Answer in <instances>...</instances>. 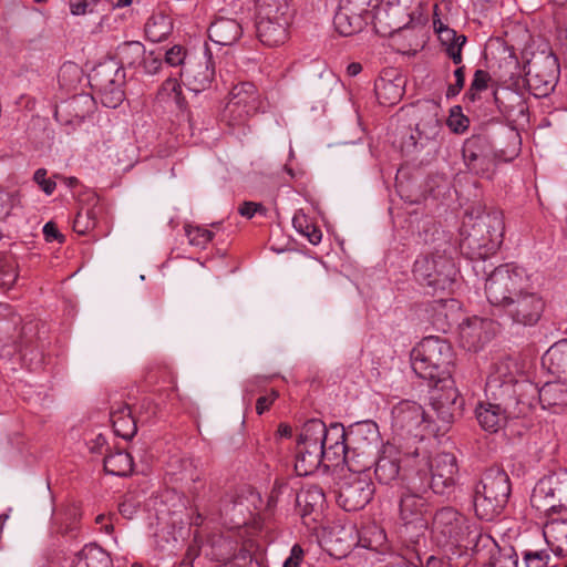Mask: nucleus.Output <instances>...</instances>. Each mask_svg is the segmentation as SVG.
<instances>
[{
  "label": "nucleus",
  "instance_id": "1",
  "mask_svg": "<svg viewBox=\"0 0 567 567\" xmlns=\"http://www.w3.org/2000/svg\"><path fill=\"white\" fill-rule=\"evenodd\" d=\"M530 279L527 270L515 264L501 265L486 278L488 302L499 308L513 324L534 327L545 311V299Z\"/></svg>",
  "mask_w": 567,
  "mask_h": 567
},
{
  "label": "nucleus",
  "instance_id": "2",
  "mask_svg": "<svg viewBox=\"0 0 567 567\" xmlns=\"http://www.w3.org/2000/svg\"><path fill=\"white\" fill-rule=\"evenodd\" d=\"M508 474L499 467L486 470L473 489V506L478 518L493 520L499 516L511 495Z\"/></svg>",
  "mask_w": 567,
  "mask_h": 567
},
{
  "label": "nucleus",
  "instance_id": "3",
  "mask_svg": "<svg viewBox=\"0 0 567 567\" xmlns=\"http://www.w3.org/2000/svg\"><path fill=\"white\" fill-rule=\"evenodd\" d=\"M432 537L439 546L475 549L485 535L478 525L452 507H443L432 518Z\"/></svg>",
  "mask_w": 567,
  "mask_h": 567
},
{
  "label": "nucleus",
  "instance_id": "4",
  "mask_svg": "<svg viewBox=\"0 0 567 567\" xmlns=\"http://www.w3.org/2000/svg\"><path fill=\"white\" fill-rule=\"evenodd\" d=\"M453 349L439 337H426L411 352L413 371L422 379L443 382L450 375L453 363Z\"/></svg>",
  "mask_w": 567,
  "mask_h": 567
},
{
  "label": "nucleus",
  "instance_id": "5",
  "mask_svg": "<svg viewBox=\"0 0 567 567\" xmlns=\"http://www.w3.org/2000/svg\"><path fill=\"white\" fill-rule=\"evenodd\" d=\"M486 391L492 396L530 400L535 385L523 379V369L514 358L506 357L492 364L486 379Z\"/></svg>",
  "mask_w": 567,
  "mask_h": 567
},
{
  "label": "nucleus",
  "instance_id": "6",
  "mask_svg": "<svg viewBox=\"0 0 567 567\" xmlns=\"http://www.w3.org/2000/svg\"><path fill=\"white\" fill-rule=\"evenodd\" d=\"M530 503L546 516L567 513V468L543 477L533 491Z\"/></svg>",
  "mask_w": 567,
  "mask_h": 567
},
{
  "label": "nucleus",
  "instance_id": "7",
  "mask_svg": "<svg viewBox=\"0 0 567 567\" xmlns=\"http://www.w3.org/2000/svg\"><path fill=\"white\" fill-rule=\"evenodd\" d=\"M465 226L470 227L466 240L470 246L483 248L486 252L499 247L503 241L505 224L498 209H484L476 216H470Z\"/></svg>",
  "mask_w": 567,
  "mask_h": 567
},
{
  "label": "nucleus",
  "instance_id": "8",
  "mask_svg": "<svg viewBox=\"0 0 567 567\" xmlns=\"http://www.w3.org/2000/svg\"><path fill=\"white\" fill-rule=\"evenodd\" d=\"M413 274L420 282L433 288L434 291H450L457 270L451 257L436 251L417 258Z\"/></svg>",
  "mask_w": 567,
  "mask_h": 567
},
{
  "label": "nucleus",
  "instance_id": "9",
  "mask_svg": "<svg viewBox=\"0 0 567 567\" xmlns=\"http://www.w3.org/2000/svg\"><path fill=\"white\" fill-rule=\"evenodd\" d=\"M426 6L424 0H389L386 9H380L375 14V29L381 32L379 24L386 22L389 31L383 34H391L403 28L412 27L426 21Z\"/></svg>",
  "mask_w": 567,
  "mask_h": 567
},
{
  "label": "nucleus",
  "instance_id": "10",
  "mask_svg": "<svg viewBox=\"0 0 567 567\" xmlns=\"http://www.w3.org/2000/svg\"><path fill=\"white\" fill-rule=\"evenodd\" d=\"M264 101L256 85L251 82H241L234 85L229 92L224 116L229 125H240L258 113Z\"/></svg>",
  "mask_w": 567,
  "mask_h": 567
},
{
  "label": "nucleus",
  "instance_id": "11",
  "mask_svg": "<svg viewBox=\"0 0 567 567\" xmlns=\"http://www.w3.org/2000/svg\"><path fill=\"white\" fill-rule=\"evenodd\" d=\"M493 398L498 402H481L475 411L480 425L491 433L499 431L506 424L508 417L518 416L524 412V408L532 404L530 400L506 396Z\"/></svg>",
  "mask_w": 567,
  "mask_h": 567
},
{
  "label": "nucleus",
  "instance_id": "12",
  "mask_svg": "<svg viewBox=\"0 0 567 567\" xmlns=\"http://www.w3.org/2000/svg\"><path fill=\"white\" fill-rule=\"evenodd\" d=\"M430 470V481L420 478V482H416L415 478H411L410 487L419 492H426L430 487L435 494L442 495L451 493L458 474L456 457L451 453H440L431 460Z\"/></svg>",
  "mask_w": 567,
  "mask_h": 567
},
{
  "label": "nucleus",
  "instance_id": "13",
  "mask_svg": "<svg viewBox=\"0 0 567 567\" xmlns=\"http://www.w3.org/2000/svg\"><path fill=\"white\" fill-rule=\"evenodd\" d=\"M526 82L530 92L537 96H547L554 91L559 79V63L554 54L534 55L527 63Z\"/></svg>",
  "mask_w": 567,
  "mask_h": 567
},
{
  "label": "nucleus",
  "instance_id": "14",
  "mask_svg": "<svg viewBox=\"0 0 567 567\" xmlns=\"http://www.w3.org/2000/svg\"><path fill=\"white\" fill-rule=\"evenodd\" d=\"M321 427H309L307 422L303 424L297 444V455L295 468L298 475L306 476L313 473L321 465L327 468L326 454L322 452Z\"/></svg>",
  "mask_w": 567,
  "mask_h": 567
},
{
  "label": "nucleus",
  "instance_id": "15",
  "mask_svg": "<svg viewBox=\"0 0 567 567\" xmlns=\"http://www.w3.org/2000/svg\"><path fill=\"white\" fill-rule=\"evenodd\" d=\"M307 424L309 427H321L319 441H321L322 452L326 454L327 468L343 464L349 447L348 430L341 423H332L327 426L317 419L307 421Z\"/></svg>",
  "mask_w": 567,
  "mask_h": 567
},
{
  "label": "nucleus",
  "instance_id": "16",
  "mask_svg": "<svg viewBox=\"0 0 567 567\" xmlns=\"http://www.w3.org/2000/svg\"><path fill=\"white\" fill-rule=\"evenodd\" d=\"M374 494V484L369 474H349L343 478L338 493V504L347 512L364 508Z\"/></svg>",
  "mask_w": 567,
  "mask_h": 567
},
{
  "label": "nucleus",
  "instance_id": "17",
  "mask_svg": "<svg viewBox=\"0 0 567 567\" xmlns=\"http://www.w3.org/2000/svg\"><path fill=\"white\" fill-rule=\"evenodd\" d=\"M467 168L482 177L491 178L496 163V156L489 141L481 135L467 138L462 150Z\"/></svg>",
  "mask_w": 567,
  "mask_h": 567
},
{
  "label": "nucleus",
  "instance_id": "18",
  "mask_svg": "<svg viewBox=\"0 0 567 567\" xmlns=\"http://www.w3.org/2000/svg\"><path fill=\"white\" fill-rule=\"evenodd\" d=\"M430 426L423 408L416 402L402 401L392 410V427L401 435L422 439Z\"/></svg>",
  "mask_w": 567,
  "mask_h": 567
},
{
  "label": "nucleus",
  "instance_id": "19",
  "mask_svg": "<svg viewBox=\"0 0 567 567\" xmlns=\"http://www.w3.org/2000/svg\"><path fill=\"white\" fill-rule=\"evenodd\" d=\"M445 381V379L443 380ZM439 381L431 395V405L436 413L437 419L444 424L450 425L456 417L463 413L464 399L461 396L457 388L451 381L449 384L443 382L440 386Z\"/></svg>",
  "mask_w": 567,
  "mask_h": 567
},
{
  "label": "nucleus",
  "instance_id": "20",
  "mask_svg": "<svg viewBox=\"0 0 567 567\" xmlns=\"http://www.w3.org/2000/svg\"><path fill=\"white\" fill-rule=\"evenodd\" d=\"M363 12L367 10L360 0H340L333 18L337 32L343 37H350L361 31L364 25Z\"/></svg>",
  "mask_w": 567,
  "mask_h": 567
},
{
  "label": "nucleus",
  "instance_id": "21",
  "mask_svg": "<svg viewBox=\"0 0 567 567\" xmlns=\"http://www.w3.org/2000/svg\"><path fill=\"white\" fill-rule=\"evenodd\" d=\"M402 453L391 444H385L374 461V475L380 484L390 485L402 477Z\"/></svg>",
  "mask_w": 567,
  "mask_h": 567
},
{
  "label": "nucleus",
  "instance_id": "22",
  "mask_svg": "<svg viewBox=\"0 0 567 567\" xmlns=\"http://www.w3.org/2000/svg\"><path fill=\"white\" fill-rule=\"evenodd\" d=\"M474 549L480 556H483L488 567H518V555L514 547L507 546L501 548L497 543L485 534Z\"/></svg>",
  "mask_w": 567,
  "mask_h": 567
},
{
  "label": "nucleus",
  "instance_id": "23",
  "mask_svg": "<svg viewBox=\"0 0 567 567\" xmlns=\"http://www.w3.org/2000/svg\"><path fill=\"white\" fill-rule=\"evenodd\" d=\"M292 18L256 19V32L259 41L269 48L284 44L289 38Z\"/></svg>",
  "mask_w": 567,
  "mask_h": 567
},
{
  "label": "nucleus",
  "instance_id": "24",
  "mask_svg": "<svg viewBox=\"0 0 567 567\" xmlns=\"http://www.w3.org/2000/svg\"><path fill=\"white\" fill-rule=\"evenodd\" d=\"M348 444L353 449L379 452L381 435L379 426L373 421H362L348 429Z\"/></svg>",
  "mask_w": 567,
  "mask_h": 567
},
{
  "label": "nucleus",
  "instance_id": "25",
  "mask_svg": "<svg viewBox=\"0 0 567 567\" xmlns=\"http://www.w3.org/2000/svg\"><path fill=\"white\" fill-rule=\"evenodd\" d=\"M178 74L184 79V83L188 90L198 93L209 87L215 75V69L210 63V59H208L204 63L188 62L179 70Z\"/></svg>",
  "mask_w": 567,
  "mask_h": 567
},
{
  "label": "nucleus",
  "instance_id": "26",
  "mask_svg": "<svg viewBox=\"0 0 567 567\" xmlns=\"http://www.w3.org/2000/svg\"><path fill=\"white\" fill-rule=\"evenodd\" d=\"M243 27L233 18H216L208 28V38L220 47H230L243 37Z\"/></svg>",
  "mask_w": 567,
  "mask_h": 567
},
{
  "label": "nucleus",
  "instance_id": "27",
  "mask_svg": "<svg viewBox=\"0 0 567 567\" xmlns=\"http://www.w3.org/2000/svg\"><path fill=\"white\" fill-rule=\"evenodd\" d=\"M355 528L349 526L332 527L326 536V545L331 555L341 558L357 545Z\"/></svg>",
  "mask_w": 567,
  "mask_h": 567
},
{
  "label": "nucleus",
  "instance_id": "28",
  "mask_svg": "<svg viewBox=\"0 0 567 567\" xmlns=\"http://www.w3.org/2000/svg\"><path fill=\"white\" fill-rule=\"evenodd\" d=\"M419 121L416 123V132L419 140L433 141L442 128L439 118V106L433 103H426L417 109Z\"/></svg>",
  "mask_w": 567,
  "mask_h": 567
},
{
  "label": "nucleus",
  "instance_id": "29",
  "mask_svg": "<svg viewBox=\"0 0 567 567\" xmlns=\"http://www.w3.org/2000/svg\"><path fill=\"white\" fill-rule=\"evenodd\" d=\"M553 516H549V520L545 524L544 537L556 555L564 556L567 555V517Z\"/></svg>",
  "mask_w": 567,
  "mask_h": 567
},
{
  "label": "nucleus",
  "instance_id": "30",
  "mask_svg": "<svg viewBox=\"0 0 567 567\" xmlns=\"http://www.w3.org/2000/svg\"><path fill=\"white\" fill-rule=\"evenodd\" d=\"M110 416L114 433L117 436L124 440L133 439L137 432V426L127 404H120L116 409H113Z\"/></svg>",
  "mask_w": 567,
  "mask_h": 567
},
{
  "label": "nucleus",
  "instance_id": "31",
  "mask_svg": "<svg viewBox=\"0 0 567 567\" xmlns=\"http://www.w3.org/2000/svg\"><path fill=\"white\" fill-rule=\"evenodd\" d=\"M402 78H395L394 80L379 78L374 83V91L377 99L382 105H394L396 104L404 94Z\"/></svg>",
  "mask_w": 567,
  "mask_h": 567
},
{
  "label": "nucleus",
  "instance_id": "32",
  "mask_svg": "<svg viewBox=\"0 0 567 567\" xmlns=\"http://www.w3.org/2000/svg\"><path fill=\"white\" fill-rule=\"evenodd\" d=\"M256 19L292 18L290 0H252Z\"/></svg>",
  "mask_w": 567,
  "mask_h": 567
},
{
  "label": "nucleus",
  "instance_id": "33",
  "mask_svg": "<svg viewBox=\"0 0 567 567\" xmlns=\"http://www.w3.org/2000/svg\"><path fill=\"white\" fill-rule=\"evenodd\" d=\"M377 453L378 452L349 446L343 464L348 466L350 474H369L368 472L377 458Z\"/></svg>",
  "mask_w": 567,
  "mask_h": 567
},
{
  "label": "nucleus",
  "instance_id": "34",
  "mask_svg": "<svg viewBox=\"0 0 567 567\" xmlns=\"http://www.w3.org/2000/svg\"><path fill=\"white\" fill-rule=\"evenodd\" d=\"M173 31L172 19L163 13L155 12L146 21L144 32L151 42H162L168 38Z\"/></svg>",
  "mask_w": 567,
  "mask_h": 567
},
{
  "label": "nucleus",
  "instance_id": "35",
  "mask_svg": "<svg viewBox=\"0 0 567 567\" xmlns=\"http://www.w3.org/2000/svg\"><path fill=\"white\" fill-rule=\"evenodd\" d=\"M542 363L553 374H567V340L553 344L543 355Z\"/></svg>",
  "mask_w": 567,
  "mask_h": 567
},
{
  "label": "nucleus",
  "instance_id": "36",
  "mask_svg": "<svg viewBox=\"0 0 567 567\" xmlns=\"http://www.w3.org/2000/svg\"><path fill=\"white\" fill-rule=\"evenodd\" d=\"M544 409L567 404V386L560 382H547L540 389L535 388Z\"/></svg>",
  "mask_w": 567,
  "mask_h": 567
},
{
  "label": "nucleus",
  "instance_id": "37",
  "mask_svg": "<svg viewBox=\"0 0 567 567\" xmlns=\"http://www.w3.org/2000/svg\"><path fill=\"white\" fill-rule=\"evenodd\" d=\"M355 535L357 544L371 550H382L386 544L384 529L375 523L363 525L360 530L355 532Z\"/></svg>",
  "mask_w": 567,
  "mask_h": 567
},
{
  "label": "nucleus",
  "instance_id": "38",
  "mask_svg": "<svg viewBox=\"0 0 567 567\" xmlns=\"http://www.w3.org/2000/svg\"><path fill=\"white\" fill-rule=\"evenodd\" d=\"M324 499V493L318 485H308L296 495V504L300 508L302 516L321 508Z\"/></svg>",
  "mask_w": 567,
  "mask_h": 567
},
{
  "label": "nucleus",
  "instance_id": "39",
  "mask_svg": "<svg viewBox=\"0 0 567 567\" xmlns=\"http://www.w3.org/2000/svg\"><path fill=\"white\" fill-rule=\"evenodd\" d=\"M156 100L161 103H174L181 111L186 110L187 102L183 95L179 81L176 78H167L156 93Z\"/></svg>",
  "mask_w": 567,
  "mask_h": 567
},
{
  "label": "nucleus",
  "instance_id": "40",
  "mask_svg": "<svg viewBox=\"0 0 567 567\" xmlns=\"http://www.w3.org/2000/svg\"><path fill=\"white\" fill-rule=\"evenodd\" d=\"M103 213V207L97 202L92 206H82L73 221V229L80 235H86L93 230Z\"/></svg>",
  "mask_w": 567,
  "mask_h": 567
},
{
  "label": "nucleus",
  "instance_id": "41",
  "mask_svg": "<svg viewBox=\"0 0 567 567\" xmlns=\"http://www.w3.org/2000/svg\"><path fill=\"white\" fill-rule=\"evenodd\" d=\"M133 458L130 453L116 450L104 457V470L115 476H126L133 471Z\"/></svg>",
  "mask_w": 567,
  "mask_h": 567
},
{
  "label": "nucleus",
  "instance_id": "42",
  "mask_svg": "<svg viewBox=\"0 0 567 567\" xmlns=\"http://www.w3.org/2000/svg\"><path fill=\"white\" fill-rule=\"evenodd\" d=\"M145 51V47L141 42L130 41L118 48L117 54L123 65L138 69Z\"/></svg>",
  "mask_w": 567,
  "mask_h": 567
},
{
  "label": "nucleus",
  "instance_id": "43",
  "mask_svg": "<svg viewBox=\"0 0 567 567\" xmlns=\"http://www.w3.org/2000/svg\"><path fill=\"white\" fill-rule=\"evenodd\" d=\"M292 225L295 229L307 237L312 245H318L321 241V230L312 224L308 216L302 210H297L292 217Z\"/></svg>",
  "mask_w": 567,
  "mask_h": 567
},
{
  "label": "nucleus",
  "instance_id": "44",
  "mask_svg": "<svg viewBox=\"0 0 567 567\" xmlns=\"http://www.w3.org/2000/svg\"><path fill=\"white\" fill-rule=\"evenodd\" d=\"M447 558L451 567H467L473 559L482 565L485 564L484 557L480 556L478 553H475L474 549L460 548L457 546H454V549Z\"/></svg>",
  "mask_w": 567,
  "mask_h": 567
},
{
  "label": "nucleus",
  "instance_id": "45",
  "mask_svg": "<svg viewBox=\"0 0 567 567\" xmlns=\"http://www.w3.org/2000/svg\"><path fill=\"white\" fill-rule=\"evenodd\" d=\"M184 229L189 245L197 248H206L214 237L210 230L200 226L185 225Z\"/></svg>",
  "mask_w": 567,
  "mask_h": 567
},
{
  "label": "nucleus",
  "instance_id": "46",
  "mask_svg": "<svg viewBox=\"0 0 567 567\" xmlns=\"http://www.w3.org/2000/svg\"><path fill=\"white\" fill-rule=\"evenodd\" d=\"M491 80L492 78L487 71L482 69L476 70L474 72L473 80L465 96L470 101L474 102L480 97L481 92L487 90Z\"/></svg>",
  "mask_w": 567,
  "mask_h": 567
},
{
  "label": "nucleus",
  "instance_id": "47",
  "mask_svg": "<svg viewBox=\"0 0 567 567\" xmlns=\"http://www.w3.org/2000/svg\"><path fill=\"white\" fill-rule=\"evenodd\" d=\"M163 65V53L159 51H145L138 69L145 74L154 75L159 72Z\"/></svg>",
  "mask_w": 567,
  "mask_h": 567
},
{
  "label": "nucleus",
  "instance_id": "48",
  "mask_svg": "<svg viewBox=\"0 0 567 567\" xmlns=\"http://www.w3.org/2000/svg\"><path fill=\"white\" fill-rule=\"evenodd\" d=\"M214 549L212 556L215 560L226 563L235 557L236 547L233 540L227 538H219L216 544L213 545Z\"/></svg>",
  "mask_w": 567,
  "mask_h": 567
},
{
  "label": "nucleus",
  "instance_id": "49",
  "mask_svg": "<svg viewBox=\"0 0 567 567\" xmlns=\"http://www.w3.org/2000/svg\"><path fill=\"white\" fill-rule=\"evenodd\" d=\"M187 51L182 45H174L163 54V61L171 66L184 68L187 63L185 62Z\"/></svg>",
  "mask_w": 567,
  "mask_h": 567
},
{
  "label": "nucleus",
  "instance_id": "50",
  "mask_svg": "<svg viewBox=\"0 0 567 567\" xmlns=\"http://www.w3.org/2000/svg\"><path fill=\"white\" fill-rule=\"evenodd\" d=\"M525 567H548L550 556L546 550H526L523 555Z\"/></svg>",
  "mask_w": 567,
  "mask_h": 567
},
{
  "label": "nucleus",
  "instance_id": "51",
  "mask_svg": "<svg viewBox=\"0 0 567 567\" xmlns=\"http://www.w3.org/2000/svg\"><path fill=\"white\" fill-rule=\"evenodd\" d=\"M18 279L17 265L14 261H7L0 267V286L10 289Z\"/></svg>",
  "mask_w": 567,
  "mask_h": 567
},
{
  "label": "nucleus",
  "instance_id": "52",
  "mask_svg": "<svg viewBox=\"0 0 567 567\" xmlns=\"http://www.w3.org/2000/svg\"><path fill=\"white\" fill-rule=\"evenodd\" d=\"M466 42V37L463 34H460L458 38L455 39V41H452L449 43L445 49L446 54L449 58L453 61L454 64L460 65L462 63V49L463 45Z\"/></svg>",
  "mask_w": 567,
  "mask_h": 567
},
{
  "label": "nucleus",
  "instance_id": "53",
  "mask_svg": "<svg viewBox=\"0 0 567 567\" xmlns=\"http://www.w3.org/2000/svg\"><path fill=\"white\" fill-rule=\"evenodd\" d=\"M453 75L455 82L450 84L446 90V97L449 99L456 96L463 90L465 83V66L460 64L453 72Z\"/></svg>",
  "mask_w": 567,
  "mask_h": 567
},
{
  "label": "nucleus",
  "instance_id": "54",
  "mask_svg": "<svg viewBox=\"0 0 567 567\" xmlns=\"http://www.w3.org/2000/svg\"><path fill=\"white\" fill-rule=\"evenodd\" d=\"M47 174L45 168H38L34 172L33 179L47 195H51L55 190L56 183L52 178H48Z\"/></svg>",
  "mask_w": 567,
  "mask_h": 567
},
{
  "label": "nucleus",
  "instance_id": "55",
  "mask_svg": "<svg viewBox=\"0 0 567 567\" xmlns=\"http://www.w3.org/2000/svg\"><path fill=\"white\" fill-rule=\"evenodd\" d=\"M97 0H70V10L72 14L80 16L91 12L96 6Z\"/></svg>",
  "mask_w": 567,
  "mask_h": 567
},
{
  "label": "nucleus",
  "instance_id": "56",
  "mask_svg": "<svg viewBox=\"0 0 567 567\" xmlns=\"http://www.w3.org/2000/svg\"><path fill=\"white\" fill-rule=\"evenodd\" d=\"M468 118L464 116L461 113L455 114L454 112L451 113L447 124L450 128L455 133H463L468 127Z\"/></svg>",
  "mask_w": 567,
  "mask_h": 567
},
{
  "label": "nucleus",
  "instance_id": "57",
  "mask_svg": "<svg viewBox=\"0 0 567 567\" xmlns=\"http://www.w3.org/2000/svg\"><path fill=\"white\" fill-rule=\"evenodd\" d=\"M101 101L107 107H116L122 103L124 93L120 89L112 90L110 93L106 91L101 92Z\"/></svg>",
  "mask_w": 567,
  "mask_h": 567
},
{
  "label": "nucleus",
  "instance_id": "58",
  "mask_svg": "<svg viewBox=\"0 0 567 567\" xmlns=\"http://www.w3.org/2000/svg\"><path fill=\"white\" fill-rule=\"evenodd\" d=\"M238 213L243 216V217H246L248 219L252 218L257 213H261V214H265L266 213V208L259 204V203H255V202H244L239 207H238Z\"/></svg>",
  "mask_w": 567,
  "mask_h": 567
},
{
  "label": "nucleus",
  "instance_id": "59",
  "mask_svg": "<svg viewBox=\"0 0 567 567\" xmlns=\"http://www.w3.org/2000/svg\"><path fill=\"white\" fill-rule=\"evenodd\" d=\"M277 398H278V392L275 391V390H271L266 395L259 396L257 399V402H256V412H257V414L261 415L266 411H268L269 408L274 404V402L276 401Z\"/></svg>",
  "mask_w": 567,
  "mask_h": 567
},
{
  "label": "nucleus",
  "instance_id": "60",
  "mask_svg": "<svg viewBox=\"0 0 567 567\" xmlns=\"http://www.w3.org/2000/svg\"><path fill=\"white\" fill-rule=\"evenodd\" d=\"M303 549L299 544H295L290 550L289 557L285 560L282 567H299L303 559Z\"/></svg>",
  "mask_w": 567,
  "mask_h": 567
},
{
  "label": "nucleus",
  "instance_id": "61",
  "mask_svg": "<svg viewBox=\"0 0 567 567\" xmlns=\"http://www.w3.org/2000/svg\"><path fill=\"white\" fill-rule=\"evenodd\" d=\"M43 235L47 241L58 240L62 243L64 240L63 235L60 234L55 223L53 221H48L43 226Z\"/></svg>",
  "mask_w": 567,
  "mask_h": 567
},
{
  "label": "nucleus",
  "instance_id": "62",
  "mask_svg": "<svg viewBox=\"0 0 567 567\" xmlns=\"http://www.w3.org/2000/svg\"><path fill=\"white\" fill-rule=\"evenodd\" d=\"M199 546L196 543L190 544L185 553L182 565L190 567L195 558L199 556Z\"/></svg>",
  "mask_w": 567,
  "mask_h": 567
},
{
  "label": "nucleus",
  "instance_id": "63",
  "mask_svg": "<svg viewBox=\"0 0 567 567\" xmlns=\"http://www.w3.org/2000/svg\"><path fill=\"white\" fill-rule=\"evenodd\" d=\"M439 37L444 45H447L452 41H455L456 38L460 35L456 34V32L452 29L444 28L439 30Z\"/></svg>",
  "mask_w": 567,
  "mask_h": 567
},
{
  "label": "nucleus",
  "instance_id": "64",
  "mask_svg": "<svg viewBox=\"0 0 567 567\" xmlns=\"http://www.w3.org/2000/svg\"><path fill=\"white\" fill-rule=\"evenodd\" d=\"M289 486L287 483L285 482H279V481H276L275 482V485H274V488L271 491V495H270V501L271 502H277L278 501V497L281 493H284L286 489H288Z\"/></svg>",
  "mask_w": 567,
  "mask_h": 567
}]
</instances>
